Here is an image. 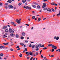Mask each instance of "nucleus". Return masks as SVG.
I'll return each mask as SVG.
<instances>
[{
  "label": "nucleus",
  "instance_id": "34",
  "mask_svg": "<svg viewBox=\"0 0 60 60\" xmlns=\"http://www.w3.org/2000/svg\"><path fill=\"white\" fill-rule=\"evenodd\" d=\"M29 47H32V45L30 44L29 45Z\"/></svg>",
  "mask_w": 60,
  "mask_h": 60
},
{
  "label": "nucleus",
  "instance_id": "25",
  "mask_svg": "<svg viewBox=\"0 0 60 60\" xmlns=\"http://www.w3.org/2000/svg\"><path fill=\"white\" fill-rule=\"evenodd\" d=\"M55 4V3H51V4L52 5H54Z\"/></svg>",
  "mask_w": 60,
  "mask_h": 60
},
{
  "label": "nucleus",
  "instance_id": "27",
  "mask_svg": "<svg viewBox=\"0 0 60 60\" xmlns=\"http://www.w3.org/2000/svg\"><path fill=\"white\" fill-rule=\"evenodd\" d=\"M14 33V32L12 30L11 31V34H13Z\"/></svg>",
  "mask_w": 60,
  "mask_h": 60
},
{
  "label": "nucleus",
  "instance_id": "5",
  "mask_svg": "<svg viewBox=\"0 0 60 60\" xmlns=\"http://www.w3.org/2000/svg\"><path fill=\"white\" fill-rule=\"evenodd\" d=\"M11 23L12 25H14V26H16V23H15V22H11Z\"/></svg>",
  "mask_w": 60,
  "mask_h": 60
},
{
  "label": "nucleus",
  "instance_id": "36",
  "mask_svg": "<svg viewBox=\"0 0 60 60\" xmlns=\"http://www.w3.org/2000/svg\"><path fill=\"white\" fill-rule=\"evenodd\" d=\"M43 1H45V2H48V0H42Z\"/></svg>",
  "mask_w": 60,
  "mask_h": 60
},
{
  "label": "nucleus",
  "instance_id": "8",
  "mask_svg": "<svg viewBox=\"0 0 60 60\" xmlns=\"http://www.w3.org/2000/svg\"><path fill=\"white\" fill-rule=\"evenodd\" d=\"M29 52L30 53V56H32V55H33V51H32L31 52Z\"/></svg>",
  "mask_w": 60,
  "mask_h": 60
},
{
  "label": "nucleus",
  "instance_id": "26",
  "mask_svg": "<svg viewBox=\"0 0 60 60\" xmlns=\"http://www.w3.org/2000/svg\"><path fill=\"white\" fill-rule=\"evenodd\" d=\"M16 36L17 38H19V35H16Z\"/></svg>",
  "mask_w": 60,
  "mask_h": 60
},
{
  "label": "nucleus",
  "instance_id": "37",
  "mask_svg": "<svg viewBox=\"0 0 60 60\" xmlns=\"http://www.w3.org/2000/svg\"><path fill=\"white\" fill-rule=\"evenodd\" d=\"M30 55V53L29 52H28V54H27V56H28L29 55Z\"/></svg>",
  "mask_w": 60,
  "mask_h": 60
},
{
  "label": "nucleus",
  "instance_id": "44",
  "mask_svg": "<svg viewBox=\"0 0 60 60\" xmlns=\"http://www.w3.org/2000/svg\"><path fill=\"white\" fill-rule=\"evenodd\" d=\"M36 48H38V45H36L35 46Z\"/></svg>",
  "mask_w": 60,
  "mask_h": 60
},
{
  "label": "nucleus",
  "instance_id": "1",
  "mask_svg": "<svg viewBox=\"0 0 60 60\" xmlns=\"http://www.w3.org/2000/svg\"><path fill=\"white\" fill-rule=\"evenodd\" d=\"M24 9H29V10H30L31 9V8L30 7H29L28 6H24Z\"/></svg>",
  "mask_w": 60,
  "mask_h": 60
},
{
  "label": "nucleus",
  "instance_id": "28",
  "mask_svg": "<svg viewBox=\"0 0 60 60\" xmlns=\"http://www.w3.org/2000/svg\"><path fill=\"white\" fill-rule=\"evenodd\" d=\"M5 9H7L8 8V6H5Z\"/></svg>",
  "mask_w": 60,
  "mask_h": 60
},
{
  "label": "nucleus",
  "instance_id": "21",
  "mask_svg": "<svg viewBox=\"0 0 60 60\" xmlns=\"http://www.w3.org/2000/svg\"><path fill=\"white\" fill-rule=\"evenodd\" d=\"M18 4H19V6H20L21 5V4H22V3H19Z\"/></svg>",
  "mask_w": 60,
  "mask_h": 60
},
{
  "label": "nucleus",
  "instance_id": "47",
  "mask_svg": "<svg viewBox=\"0 0 60 60\" xmlns=\"http://www.w3.org/2000/svg\"><path fill=\"white\" fill-rule=\"evenodd\" d=\"M3 4L2 3H0V6H1Z\"/></svg>",
  "mask_w": 60,
  "mask_h": 60
},
{
  "label": "nucleus",
  "instance_id": "18",
  "mask_svg": "<svg viewBox=\"0 0 60 60\" xmlns=\"http://www.w3.org/2000/svg\"><path fill=\"white\" fill-rule=\"evenodd\" d=\"M22 2L23 3H26V0H23Z\"/></svg>",
  "mask_w": 60,
  "mask_h": 60
},
{
  "label": "nucleus",
  "instance_id": "19",
  "mask_svg": "<svg viewBox=\"0 0 60 60\" xmlns=\"http://www.w3.org/2000/svg\"><path fill=\"white\" fill-rule=\"evenodd\" d=\"M35 45H34L32 46V49H34V48H35Z\"/></svg>",
  "mask_w": 60,
  "mask_h": 60
},
{
  "label": "nucleus",
  "instance_id": "16",
  "mask_svg": "<svg viewBox=\"0 0 60 60\" xmlns=\"http://www.w3.org/2000/svg\"><path fill=\"white\" fill-rule=\"evenodd\" d=\"M32 7H34V8H36V6H35V5H32Z\"/></svg>",
  "mask_w": 60,
  "mask_h": 60
},
{
  "label": "nucleus",
  "instance_id": "35",
  "mask_svg": "<svg viewBox=\"0 0 60 60\" xmlns=\"http://www.w3.org/2000/svg\"><path fill=\"white\" fill-rule=\"evenodd\" d=\"M35 50H36V51H38V50H39V48H38L36 49Z\"/></svg>",
  "mask_w": 60,
  "mask_h": 60
},
{
  "label": "nucleus",
  "instance_id": "51",
  "mask_svg": "<svg viewBox=\"0 0 60 60\" xmlns=\"http://www.w3.org/2000/svg\"><path fill=\"white\" fill-rule=\"evenodd\" d=\"M44 45H42V46H41V47H44Z\"/></svg>",
  "mask_w": 60,
  "mask_h": 60
},
{
  "label": "nucleus",
  "instance_id": "17",
  "mask_svg": "<svg viewBox=\"0 0 60 60\" xmlns=\"http://www.w3.org/2000/svg\"><path fill=\"white\" fill-rule=\"evenodd\" d=\"M20 45H21L22 46H23V45H24V44L22 43H20Z\"/></svg>",
  "mask_w": 60,
  "mask_h": 60
},
{
  "label": "nucleus",
  "instance_id": "58",
  "mask_svg": "<svg viewBox=\"0 0 60 60\" xmlns=\"http://www.w3.org/2000/svg\"><path fill=\"white\" fill-rule=\"evenodd\" d=\"M35 4L36 5H38V4L37 3H36Z\"/></svg>",
  "mask_w": 60,
  "mask_h": 60
},
{
  "label": "nucleus",
  "instance_id": "15",
  "mask_svg": "<svg viewBox=\"0 0 60 60\" xmlns=\"http://www.w3.org/2000/svg\"><path fill=\"white\" fill-rule=\"evenodd\" d=\"M12 31V29L11 28H10L9 29V32H11Z\"/></svg>",
  "mask_w": 60,
  "mask_h": 60
},
{
  "label": "nucleus",
  "instance_id": "32",
  "mask_svg": "<svg viewBox=\"0 0 60 60\" xmlns=\"http://www.w3.org/2000/svg\"><path fill=\"white\" fill-rule=\"evenodd\" d=\"M59 39V37H57L56 38V40H58Z\"/></svg>",
  "mask_w": 60,
  "mask_h": 60
},
{
  "label": "nucleus",
  "instance_id": "38",
  "mask_svg": "<svg viewBox=\"0 0 60 60\" xmlns=\"http://www.w3.org/2000/svg\"><path fill=\"white\" fill-rule=\"evenodd\" d=\"M10 50L11 51H13V49H10Z\"/></svg>",
  "mask_w": 60,
  "mask_h": 60
},
{
  "label": "nucleus",
  "instance_id": "41",
  "mask_svg": "<svg viewBox=\"0 0 60 60\" xmlns=\"http://www.w3.org/2000/svg\"><path fill=\"white\" fill-rule=\"evenodd\" d=\"M52 11H53L54 12V11H55L54 9H53V8L52 9Z\"/></svg>",
  "mask_w": 60,
  "mask_h": 60
},
{
  "label": "nucleus",
  "instance_id": "9",
  "mask_svg": "<svg viewBox=\"0 0 60 60\" xmlns=\"http://www.w3.org/2000/svg\"><path fill=\"white\" fill-rule=\"evenodd\" d=\"M8 3H11V2H12V1H11V0H8L7 1V2Z\"/></svg>",
  "mask_w": 60,
  "mask_h": 60
},
{
  "label": "nucleus",
  "instance_id": "24",
  "mask_svg": "<svg viewBox=\"0 0 60 60\" xmlns=\"http://www.w3.org/2000/svg\"><path fill=\"white\" fill-rule=\"evenodd\" d=\"M52 45V44H50L48 45V46H51Z\"/></svg>",
  "mask_w": 60,
  "mask_h": 60
},
{
  "label": "nucleus",
  "instance_id": "31",
  "mask_svg": "<svg viewBox=\"0 0 60 60\" xmlns=\"http://www.w3.org/2000/svg\"><path fill=\"white\" fill-rule=\"evenodd\" d=\"M37 8H40V6L39 5H38L37 6Z\"/></svg>",
  "mask_w": 60,
  "mask_h": 60
},
{
  "label": "nucleus",
  "instance_id": "3",
  "mask_svg": "<svg viewBox=\"0 0 60 60\" xmlns=\"http://www.w3.org/2000/svg\"><path fill=\"white\" fill-rule=\"evenodd\" d=\"M43 5L42 6V8H44L46 7V4L45 3H43Z\"/></svg>",
  "mask_w": 60,
  "mask_h": 60
},
{
  "label": "nucleus",
  "instance_id": "23",
  "mask_svg": "<svg viewBox=\"0 0 60 60\" xmlns=\"http://www.w3.org/2000/svg\"><path fill=\"white\" fill-rule=\"evenodd\" d=\"M20 55H19V56L20 57H21L22 56V54H21V53L20 54Z\"/></svg>",
  "mask_w": 60,
  "mask_h": 60
},
{
  "label": "nucleus",
  "instance_id": "56",
  "mask_svg": "<svg viewBox=\"0 0 60 60\" xmlns=\"http://www.w3.org/2000/svg\"><path fill=\"white\" fill-rule=\"evenodd\" d=\"M25 42H28V41L26 40H25Z\"/></svg>",
  "mask_w": 60,
  "mask_h": 60
},
{
  "label": "nucleus",
  "instance_id": "52",
  "mask_svg": "<svg viewBox=\"0 0 60 60\" xmlns=\"http://www.w3.org/2000/svg\"><path fill=\"white\" fill-rule=\"evenodd\" d=\"M54 5H56V6H57V4H55L54 3Z\"/></svg>",
  "mask_w": 60,
  "mask_h": 60
},
{
  "label": "nucleus",
  "instance_id": "60",
  "mask_svg": "<svg viewBox=\"0 0 60 60\" xmlns=\"http://www.w3.org/2000/svg\"><path fill=\"white\" fill-rule=\"evenodd\" d=\"M16 48H19V46H17L16 47Z\"/></svg>",
  "mask_w": 60,
  "mask_h": 60
},
{
  "label": "nucleus",
  "instance_id": "49",
  "mask_svg": "<svg viewBox=\"0 0 60 60\" xmlns=\"http://www.w3.org/2000/svg\"><path fill=\"white\" fill-rule=\"evenodd\" d=\"M54 56L52 55L51 56H50V57H54Z\"/></svg>",
  "mask_w": 60,
  "mask_h": 60
},
{
  "label": "nucleus",
  "instance_id": "63",
  "mask_svg": "<svg viewBox=\"0 0 60 60\" xmlns=\"http://www.w3.org/2000/svg\"><path fill=\"white\" fill-rule=\"evenodd\" d=\"M56 8H55V11H56Z\"/></svg>",
  "mask_w": 60,
  "mask_h": 60
},
{
  "label": "nucleus",
  "instance_id": "55",
  "mask_svg": "<svg viewBox=\"0 0 60 60\" xmlns=\"http://www.w3.org/2000/svg\"><path fill=\"white\" fill-rule=\"evenodd\" d=\"M25 51H27V49H26V48L25 49Z\"/></svg>",
  "mask_w": 60,
  "mask_h": 60
},
{
  "label": "nucleus",
  "instance_id": "43",
  "mask_svg": "<svg viewBox=\"0 0 60 60\" xmlns=\"http://www.w3.org/2000/svg\"><path fill=\"white\" fill-rule=\"evenodd\" d=\"M56 36H55V37H54V39H56Z\"/></svg>",
  "mask_w": 60,
  "mask_h": 60
},
{
  "label": "nucleus",
  "instance_id": "10",
  "mask_svg": "<svg viewBox=\"0 0 60 60\" xmlns=\"http://www.w3.org/2000/svg\"><path fill=\"white\" fill-rule=\"evenodd\" d=\"M10 35H11V36H14L15 35L14 34H10Z\"/></svg>",
  "mask_w": 60,
  "mask_h": 60
},
{
  "label": "nucleus",
  "instance_id": "54",
  "mask_svg": "<svg viewBox=\"0 0 60 60\" xmlns=\"http://www.w3.org/2000/svg\"><path fill=\"white\" fill-rule=\"evenodd\" d=\"M5 5H8V3H5Z\"/></svg>",
  "mask_w": 60,
  "mask_h": 60
},
{
  "label": "nucleus",
  "instance_id": "4",
  "mask_svg": "<svg viewBox=\"0 0 60 60\" xmlns=\"http://www.w3.org/2000/svg\"><path fill=\"white\" fill-rule=\"evenodd\" d=\"M16 22L18 23V24H19L20 22V21L18 19H17L16 21Z\"/></svg>",
  "mask_w": 60,
  "mask_h": 60
},
{
  "label": "nucleus",
  "instance_id": "59",
  "mask_svg": "<svg viewBox=\"0 0 60 60\" xmlns=\"http://www.w3.org/2000/svg\"><path fill=\"white\" fill-rule=\"evenodd\" d=\"M20 48H19V49H17V50H20Z\"/></svg>",
  "mask_w": 60,
  "mask_h": 60
},
{
  "label": "nucleus",
  "instance_id": "11",
  "mask_svg": "<svg viewBox=\"0 0 60 60\" xmlns=\"http://www.w3.org/2000/svg\"><path fill=\"white\" fill-rule=\"evenodd\" d=\"M41 18H38V22H39V21H41Z\"/></svg>",
  "mask_w": 60,
  "mask_h": 60
},
{
  "label": "nucleus",
  "instance_id": "46",
  "mask_svg": "<svg viewBox=\"0 0 60 60\" xmlns=\"http://www.w3.org/2000/svg\"><path fill=\"white\" fill-rule=\"evenodd\" d=\"M47 10V8H44V11H46V10Z\"/></svg>",
  "mask_w": 60,
  "mask_h": 60
},
{
  "label": "nucleus",
  "instance_id": "33",
  "mask_svg": "<svg viewBox=\"0 0 60 60\" xmlns=\"http://www.w3.org/2000/svg\"><path fill=\"white\" fill-rule=\"evenodd\" d=\"M3 46H0V49H3Z\"/></svg>",
  "mask_w": 60,
  "mask_h": 60
},
{
  "label": "nucleus",
  "instance_id": "13",
  "mask_svg": "<svg viewBox=\"0 0 60 60\" xmlns=\"http://www.w3.org/2000/svg\"><path fill=\"white\" fill-rule=\"evenodd\" d=\"M22 34L23 36H25V33H24L22 32Z\"/></svg>",
  "mask_w": 60,
  "mask_h": 60
},
{
  "label": "nucleus",
  "instance_id": "61",
  "mask_svg": "<svg viewBox=\"0 0 60 60\" xmlns=\"http://www.w3.org/2000/svg\"><path fill=\"white\" fill-rule=\"evenodd\" d=\"M41 58H42L43 57V56H42V55H41Z\"/></svg>",
  "mask_w": 60,
  "mask_h": 60
},
{
  "label": "nucleus",
  "instance_id": "50",
  "mask_svg": "<svg viewBox=\"0 0 60 60\" xmlns=\"http://www.w3.org/2000/svg\"><path fill=\"white\" fill-rule=\"evenodd\" d=\"M25 25H26L27 26H29V24H25Z\"/></svg>",
  "mask_w": 60,
  "mask_h": 60
},
{
  "label": "nucleus",
  "instance_id": "39",
  "mask_svg": "<svg viewBox=\"0 0 60 60\" xmlns=\"http://www.w3.org/2000/svg\"><path fill=\"white\" fill-rule=\"evenodd\" d=\"M21 39H24V37H21Z\"/></svg>",
  "mask_w": 60,
  "mask_h": 60
},
{
  "label": "nucleus",
  "instance_id": "14",
  "mask_svg": "<svg viewBox=\"0 0 60 60\" xmlns=\"http://www.w3.org/2000/svg\"><path fill=\"white\" fill-rule=\"evenodd\" d=\"M0 56H4V54L2 53H1L0 54Z\"/></svg>",
  "mask_w": 60,
  "mask_h": 60
},
{
  "label": "nucleus",
  "instance_id": "6",
  "mask_svg": "<svg viewBox=\"0 0 60 60\" xmlns=\"http://www.w3.org/2000/svg\"><path fill=\"white\" fill-rule=\"evenodd\" d=\"M8 7L9 8H10L11 9L13 8V6H12V5H9L8 6Z\"/></svg>",
  "mask_w": 60,
  "mask_h": 60
},
{
  "label": "nucleus",
  "instance_id": "64",
  "mask_svg": "<svg viewBox=\"0 0 60 60\" xmlns=\"http://www.w3.org/2000/svg\"><path fill=\"white\" fill-rule=\"evenodd\" d=\"M59 52H60V49H59Z\"/></svg>",
  "mask_w": 60,
  "mask_h": 60
},
{
  "label": "nucleus",
  "instance_id": "7",
  "mask_svg": "<svg viewBox=\"0 0 60 60\" xmlns=\"http://www.w3.org/2000/svg\"><path fill=\"white\" fill-rule=\"evenodd\" d=\"M7 28V26H4L3 27V28L4 29H6Z\"/></svg>",
  "mask_w": 60,
  "mask_h": 60
},
{
  "label": "nucleus",
  "instance_id": "53",
  "mask_svg": "<svg viewBox=\"0 0 60 60\" xmlns=\"http://www.w3.org/2000/svg\"><path fill=\"white\" fill-rule=\"evenodd\" d=\"M28 2H30L31 1V0H26Z\"/></svg>",
  "mask_w": 60,
  "mask_h": 60
},
{
  "label": "nucleus",
  "instance_id": "30",
  "mask_svg": "<svg viewBox=\"0 0 60 60\" xmlns=\"http://www.w3.org/2000/svg\"><path fill=\"white\" fill-rule=\"evenodd\" d=\"M52 52H54V49H52Z\"/></svg>",
  "mask_w": 60,
  "mask_h": 60
},
{
  "label": "nucleus",
  "instance_id": "22",
  "mask_svg": "<svg viewBox=\"0 0 60 60\" xmlns=\"http://www.w3.org/2000/svg\"><path fill=\"white\" fill-rule=\"evenodd\" d=\"M35 55L36 56H37L38 55V52H36L35 53Z\"/></svg>",
  "mask_w": 60,
  "mask_h": 60
},
{
  "label": "nucleus",
  "instance_id": "2",
  "mask_svg": "<svg viewBox=\"0 0 60 60\" xmlns=\"http://www.w3.org/2000/svg\"><path fill=\"white\" fill-rule=\"evenodd\" d=\"M52 48L54 49H57L56 46H54V45H52Z\"/></svg>",
  "mask_w": 60,
  "mask_h": 60
},
{
  "label": "nucleus",
  "instance_id": "62",
  "mask_svg": "<svg viewBox=\"0 0 60 60\" xmlns=\"http://www.w3.org/2000/svg\"><path fill=\"white\" fill-rule=\"evenodd\" d=\"M34 29V27H32V28H31V29H32H32Z\"/></svg>",
  "mask_w": 60,
  "mask_h": 60
},
{
  "label": "nucleus",
  "instance_id": "29",
  "mask_svg": "<svg viewBox=\"0 0 60 60\" xmlns=\"http://www.w3.org/2000/svg\"><path fill=\"white\" fill-rule=\"evenodd\" d=\"M35 16H33L32 17L33 19H35Z\"/></svg>",
  "mask_w": 60,
  "mask_h": 60
},
{
  "label": "nucleus",
  "instance_id": "57",
  "mask_svg": "<svg viewBox=\"0 0 60 60\" xmlns=\"http://www.w3.org/2000/svg\"><path fill=\"white\" fill-rule=\"evenodd\" d=\"M14 9L15 10V9H16V8L15 7H14Z\"/></svg>",
  "mask_w": 60,
  "mask_h": 60
},
{
  "label": "nucleus",
  "instance_id": "40",
  "mask_svg": "<svg viewBox=\"0 0 60 60\" xmlns=\"http://www.w3.org/2000/svg\"><path fill=\"white\" fill-rule=\"evenodd\" d=\"M41 45L39 44L38 45L39 47H41Z\"/></svg>",
  "mask_w": 60,
  "mask_h": 60
},
{
  "label": "nucleus",
  "instance_id": "42",
  "mask_svg": "<svg viewBox=\"0 0 60 60\" xmlns=\"http://www.w3.org/2000/svg\"><path fill=\"white\" fill-rule=\"evenodd\" d=\"M47 49V48L45 47L43 48V49H44V50L46 49Z\"/></svg>",
  "mask_w": 60,
  "mask_h": 60
},
{
  "label": "nucleus",
  "instance_id": "20",
  "mask_svg": "<svg viewBox=\"0 0 60 60\" xmlns=\"http://www.w3.org/2000/svg\"><path fill=\"white\" fill-rule=\"evenodd\" d=\"M8 30L6 29L5 30V32H6V33H7L8 32Z\"/></svg>",
  "mask_w": 60,
  "mask_h": 60
},
{
  "label": "nucleus",
  "instance_id": "45",
  "mask_svg": "<svg viewBox=\"0 0 60 60\" xmlns=\"http://www.w3.org/2000/svg\"><path fill=\"white\" fill-rule=\"evenodd\" d=\"M41 52H42V50H41L40 52V54H41Z\"/></svg>",
  "mask_w": 60,
  "mask_h": 60
},
{
  "label": "nucleus",
  "instance_id": "12",
  "mask_svg": "<svg viewBox=\"0 0 60 60\" xmlns=\"http://www.w3.org/2000/svg\"><path fill=\"white\" fill-rule=\"evenodd\" d=\"M47 11H50V12H51V9L49 8H48L47 9Z\"/></svg>",
  "mask_w": 60,
  "mask_h": 60
},
{
  "label": "nucleus",
  "instance_id": "48",
  "mask_svg": "<svg viewBox=\"0 0 60 60\" xmlns=\"http://www.w3.org/2000/svg\"><path fill=\"white\" fill-rule=\"evenodd\" d=\"M33 57H31L30 59V60H32L33 59Z\"/></svg>",
  "mask_w": 60,
  "mask_h": 60
}]
</instances>
